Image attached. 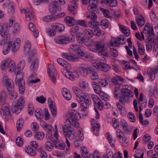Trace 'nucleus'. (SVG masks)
Listing matches in <instances>:
<instances>
[{
  "label": "nucleus",
  "instance_id": "nucleus-14",
  "mask_svg": "<svg viewBox=\"0 0 158 158\" xmlns=\"http://www.w3.org/2000/svg\"><path fill=\"white\" fill-rule=\"evenodd\" d=\"M93 69L90 66L85 64H81L78 68L79 71L83 76L85 77L89 76Z\"/></svg>",
  "mask_w": 158,
  "mask_h": 158
},
{
  "label": "nucleus",
  "instance_id": "nucleus-27",
  "mask_svg": "<svg viewBox=\"0 0 158 158\" xmlns=\"http://www.w3.org/2000/svg\"><path fill=\"white\" fill-rule=\"evenodd\" d=\"M50 111L52 116L54 118L56 117L57 113V109L55 102L53 101L50 102Z\"/></svg>",
  "mask_w": 158,
  "mask_h": 158
},
{
  "label": "nucleus",
  "instance_id": "nucleus-9",
  "mask_svg": "<svg viewBox=\"0 0 158 158\" xmlns=\"http://www.w3.org/2000/svg\"><path fill=\"white\" fill-rule=\"evenodd\" d=\"M112 82L114 84V97L115 98H117L118 97L119 89L120 88L119 82L126 83V80L122 77L117 76L112 79Z\"/></svg>",
  "mask_w": 158,
  "mask_h": 158
},
{
  "label": "nucleus",
  "instance_id": "nucleus-56",
  "mask_svg": "<svg viewBox=\"0 0 158 158\" xmlns=\"http://www.w3.org/2000/svg\"><path fill=\"white\" fill-rule=\"evenodd\" d=\"M98 94H99L101 98L104 101H107L109 98V96L102 90L99 92Z\"/></svg>",
  "mask_w": 158,
  "mask_h": 158
},
{
  "label": "nucleus",
  "instance_id": "nucleus-31",
  "mask_svg": "<svg viewBox=\"0 0 158 158\" xmlns=\"http://www.w3.org/2000/svg\"><path fill=\"white\" fill-rule=\"evenodd\" d=\"M12 46V42L8 41L7 43L4 44L3 46L2 53L4 55L7 54L10 51V48Z\"/></svg>",
  "mask_w": 158,
  "mask_h": 158
},
{
  "label": "nucleus",
  "instance_id": "nucleus-57",
  "mask_svg": "<svg viewBox=\"0 0 158 158\" xmlns=\"http://www.w3.org/2000/svg\"><path fill=\"white\" fill-rule=\"evenodd\" d=\"M116 105L121 114L123 115L125 114L126 112L124 107L119 102H117L116 103Z\"/></svg>",
  "mask_w": 158,
  "mask_h": 158
},
{
  "label": "nucleus",
  "instance_id": "nucleus-29",
  "mask_svg": "<svg viewBox=\"0 0 158 158\" xmlns=\"http://www.w3.org/2000/svg\"><path fill=\"white\" fill-rule=\"evenodd\" d=\"M101 2L102 4H106L110 7H115L118 4L117 0H102Z\"/></svg>",
  "mask_w": 158,
  "mask_h": 158
},
{
  "label": "nucleus",
  "instance_id": "nucleus-8",
  "mask_svg": "<svg viewBox=\"0 0 158 158\" xmlns=\"http://www.w3.org/2000/svg\"><path fill=\"white\" fill-rule=\"evenodd\" d=\"M90 43L88 47L89 49L94 52H104L106 48L104 44L102 41H98L96 42H92Z\"/></svg>",
  "mask_w": 158,
  "mask_h": 158
},
{
  "label": "nucleus",
  "instance_id": "nucleus-22",
  "mask_svg": "<svg viewBox=\"0 0 158 158\" xmlns=\"http://www.w3.org/2000/svg\"><path fill=\"white\" fill-rule=\"evenodd\" d=\"M78 0H71L68 5L69 10L71 12V15L74 16L76 14V11L75 10L77 8V1Z\"/></svg>",
  "mask_w": 158,
  "mask_h": 158
},
{
  "label": "nucleus",
  "instance_id": "nucleus-13",
  "mask_svg": "<svg viewBox=\"0 0 158 158\" xmlns=\"http://www.w3.org/2000/svg\"><path fill=\"white\" fill-rule=\"evenodd\" d=\"M50 30V36H54L56 34V31L63 32L65 29L64 25L60 23H53L51 25Z\"/></svg>",
  "mask_w": 158,
  "mask_h": 158
},
{
  "label": "nucleus",
  "instance_id": "nucleus-48",
  "mask_svg": "<svg viewBox=\"0 0 158 158\" xmlns=\"http://www.w3.org/2000/svg\"><path fill=\"white\" fill-rule=\"evenodd\" d=\"M79 85L82 89H86L88 87L89 84L86 80H82L79 82Z\"/></svg>",
  "mask_w": 158,
  "mask_h": 158
},
{
  "label": "nucleus",
  "instance_id": "nucleus-42",
  "mask_svg": "<svg viewBox=\"0 0 158 158\" xmlns=\"http://www.w3.org/2000/svg\"><path fill=\"white\" fill-rule=\"evenodd\" d=\"M38 62L37 59H34L31 63L30 67V70L33 72H34L36 70L38 66Z\"/></svg>",
  "mask_w": 158,
  "mask_h": 158
},
{
  "label": "nucleus",
  "instance_id": "nucleus-3",
  "mask_svg": "<svg viewBox=\"0 0 158 158\" xmlns=\"http://www.w3.org/2000/svg\"><path fill=\"white\" fill-rule=\"evenodd\" d=\"M2 81L6 85L10 99L12 100H15L17 98L18 95L17 93L14 90V84L12 80L9 79L6 76H5L3 78Z\"/></svg>",
  "mask_w": 158,
  "mask_h": 158
},
{
  "label": "nucleus",
  "instance_id": "nucleus-28",
  "mask_svg": "<svg viewBox=\"0 0 158 158\" xmlns=\"http://www.w3.org/2000/svg\"><path fill=\"white\" fill-rule=\"evenodd\" d=\"M158 73V66H156L154 68H149L148 70V73L149 77L152 80L154 79L155 73Z\"/></svg>",
  "mask_w": 158,
  "mask_h": 158
},
{
  "label": "nucleus",
  "instance_id": "nucleus-58",
  "mask_svg": "<svg viewBox=\"0 0 158 158\" xmlns=\"http://www.w3.org/2000/svg\"><path fill=\"white\" fill-rule=\"evenodd\" d=\"M72 90L73 92L77 95V98L79 95H81V94L84 93L81 92V90L78 87L75 86H73L72 88Z\"/></svg>",
  "mask_w": 158,
  "mask_h": 158
},
{
  "label": "nucleus",
  "instance_id": "nucleus-44",
  "mask_svg": "<svg viewBox=\"0 0 158 158\" xmlns=\"http://www.w3.org/2000/svg\"><path fill=\"white\" fill-rule=\"evenodd\" d=\"M120 122L125 132L126 133H128L129 131L128 129V126L127 122L124 119H122Z\"/></svg>",
  "mask_w": 158,
  "mask_h": 158
},
{
  "label": "nucleus",
  "instance_id": "nucleus-60",
  "mask_svg": "<svg viewBox=\"0 0 158 158\" xmlns=\"http://www.w3.org/2000/svg\"><path fill=\"white\" fill-rule=\"evenodd\" d=\"M34 108L32 104L29 103L28 105L27 111L28 114L29 115H32L33 114Z\"/></svg>",
  "mask_w": 158,
  "mask_h": 158
},
{
  "label": "nucleus",
  "instance_id": "nucleus-20",
  "mask_svg": "<svg viewBox=\"0 0 158 158\" xmlns=\"http://www.w3.org/2000/svg\"><path fill=\"white\" fill-rule=\"evenodd\" d=\"M24 102L23 98L21 97L18 100L17 105L12 107V111L15 113H19L23 107Z\"/></svg>",
  "mask_w": 158,
  "mask_h": 158
},
{
  "label": "nucleus",
  "instance_id": "nucleus-1",
  "mask_svg": "<svg viewBox=\"0 0 158 158\" xmlns=\"http://www.w3.org/2000/svg\"><path fill=\"white\" fill-rule=\"evenodd\" d=\"M63 130L65 137H68L71 140L78 141L83 140L84 139V133L82 128L79 129L78 134L75 133L72 129L67 125L63 127Z\"/></svg>",
  "mask_w": 158,
  "mask_h": 158
},
{
  "label": "nucleus",
  "instance_id": "nucleus-41",
  "mask_svg": "<svg viewBox=\"0 0 158 158\" xmlns=\"http://www.w3.org/2000/svg\"><path fill=\"white\" fill-rule=\"evenodd\" d=\"M25 150L26 152L31 156H35L37 155V152L35 150L30 146H26Z\"/></svg>",
  "mask_w": 158,
  "mask_h": 158
},
{
  "label": "nucleus",
  "instance_id": "nucleus-37",
  "mask_svg": "<svg viewBox=\"0 0 158 158\" xmlns=\"http://www.w3.org/2000/svg\"><path fill=\"white\" fill-rule=\"evenodd\" d=\"M7 98V95L6 92L4 90H2L0 92V104L4 105L5 102Z\"/></svg>",
  "mask_w": 158,
  "mask_h": 158
},
{
  "label": "nucleus",
  "instance_id": "nucleus-7",
  "mask_svg": "<svg viewBox=\"0 0 158 158\" xmlns=\"http://www.w3.org/2000/svg\"><path fill=\"white\" fill-rule=\"evenodd\" d=\"M75 41V38L70 36L67 37L63 35H60L56 36L54 38L55 42L61 45H66L70 42H73Z\"/></svg>",
  "mask_w": 158,
  "mask_h": 158
},
{
  "label": "nucleus",
  "instance_id": "nucleus-16",
  "mask_svg": "<svg viewBox=\"0 0 158 158\" xmlns=\"http://www.w3.org/2000/svg\"><path fill=\"white\" fill-rule=\"evenodd\" d=\"M87 17L91 20L89 21L88 23V25L90 28L95 29L98 27V23L96 21L97 17L95 13H92L90 15H87Z\"/></svg>",
  "mask_w": 158,
  "mask_h": 158
},
{
  "label": "nucleus",
  "instance_id": "nucleus-19",
  "mask_svg": "<svg viewBox=\"0 0 158 158\" xmlns=\"http://www.w3.org/2000/svg\"><path fill=\"white\" fill-rule=\"evenodd\" d=\"M81 153L82 156L85 158H102L99 153L97 151H95L93 154H90L89 156H88V153L85 147L82 148Z\"/></svg>",
  "mask_w": 158,
  "mask_h": 158
},
{
  "label": "nucleus",
  "instance_id": "nucleus-23",
  "mask_svg": "<svg viewBox=\"0 0 158 158\" xmlns=\"http://www.w3.org/2000/svg\"><path fill=\"white\" fill-rule=\"evenodd\" d=\"M60 9L59 5L55 3H52L50 5V15L51 17H53L54 15H56L57 13L60 11Z\"/></svg>",
  "mask_w": 158,
  "mask_h": 158
},
{
  "label": "nucleus",
  "instance_id": "nucleus-49",
  "mask_svg": "<svg viewBox=\"0 0 158 158\" xmlns=\"http://www.w3.org/2000/svg\"><path fill=\"white\" fill-rule=\"evenodd\" d=\"M91 85L94 92L96 94H98L102 90L101 88L97 85L96 82H93L91 83Z\"/></svg>",
  "mask_w": 158,
  "mask_h": 158
},
{
  "label": "nucleus",
  "instance_id": "nucleus-33",
  "mask_svg": "<svg viewBox=\"0 0 158 158\" xmlns=\"http://www.w3.org/2000/svg\"><path fill=\"white\" fill-rule=\"evenodd\" d=\"M62 94L64 98L67 100H70L72 98V95L69 90L65 88L63 89L62 90Z\"/></svg>",
  "mask_w": 158,
  "mask_h": 158
},
{
  "label": "nucleus",
  "instance_id": "nucleus-10",
  "mask_svg": "<svg viewBox=\"0 0 158 158\" xmlns=\"http://www.w3.org/2000/svg\"><path fill=\"white\" fill-rule=\"evenodd\" d=\"M67 121L73 126L76 128L80 127L78 120L76 118L75 114L73 112H70L67 113L65 116Z\"/></svg>",
  "mask_w": 158,
  "mask_h": 158
},
{
  "label": "nucleus",
  "instance_id": "nucleus-34",
  "mask_svg": "<svg viewBox=\"0 0 158 158\" xmlns=\"http://www.w3.org/2000/svg\"><path fill=\"white\" fill-rule=\"evenodd\" d=\"M20 40L19 38L17 39L14 42L13 44H12V51L13 52H15L18 50L20 46Z\"/></svg>",
  "mask_w": 158,
  "mask_h": 158
},
{
  "label": "nucleus",
  "instance_id": "nucleus-11",
  "mask_svg": "<svg viewBox=\"0 0 158 158\" xmlns=\"http://www.w3.org/2000/svg\"><path fill=\"white\" fill-rule=\"evenodd\" d=\"M31 47V43L28 41H27L24 46V53L26 55H27L28 54V60L29 62H31L33 59L34 56L36 53L35 50L30 51Z\"/></svg>",
  "mask_w": 158,
  "mask_h": 158
},
{
  "label": "nucleus",
  "instance_id": "nucleus-51",
  "mask_svg": "<svg viewBox=\"0 0 158 158\" xmlns=\"http://www.w3.org/2000/svg\"><path fill=\"white\" fill-rule=\"evenodd\" d=\"M108 81L106 78L103 79H99L98 83L100 86L104 87L108 85Z\"/></svg>",
  "mask_w": 158,
  "mask_h": 158
},
{
  "label": "nucleus",
  "instance_id": "nucleus-15",
  "mask_svg": "<svg viewBox=\"0 0 158 158\" xmlns=\"http://www.w3.org/2000/svg\"><path fill=\"white\" fill-rule=\"evenodd\" d=\"M91 63L94 68L104 72L107 71L110 68V66L109 65L106 64L105 63H99L96 60H93L91 61Z\"/></svg>",
  "mask_w": 158,
  "mask_h": 158
},
{
  "label": "nucleus",
  "instance_id": "nucleus-54",
  "mask_svg": "<svg viewBox=\"0 0 158 158\" xmlns=\"http://www.w3.org/2000/svg\"><path fill=\"white\" fill-rule=\"evenodd\" d=\"M57 63L61 66L64 67H67L68 65V63L62 58H57Z\"/></svg>",
  "mask_w": 158,
  "mask_h": 158
},
{
  "label": "nucleus",
  "instance_id": "nucleus-24",
  "mask_svg": "<svg viewBox=\"0 0 158 158\" xmlns=\"http://www.w3.org/2000/svg\"><path fill=\"white\" fill-rule=\"evenodd\" d=\"M125 39L124 36L122 35L116 38H112L109 45L110 46H118L121 44V41H124Z\"/></svg>",
  "mask_w": 158,
  "mask_h": 158
},
{
  "label": "nucleus",
  "instance_id": "nucleus-55",
  "mask_svg": "<svg viewBox=\"0 0 158 158\" xmlns=\"http://www.w3.org/2000/svg\"><path fill=\"white\" fill-rule=\"evenodd\" d=\"M127 117L129 121L131 122H135L136 118L134 114L131 112H129L127 114Z\"/></svg>",
  "mask_w": 158,
  "mask_h": 158
},
{
  "label": "nucleus",
  "instance_id": "nucleus-6",
  "mask_svg": "<svg viewBox=\"0 0 158 158\" xmlns=\"http://www.w3.org/2000/svg\"><path fill=\"white\" fill-rule=\"evenodd\" d=\"M77 100L81 106L84 109H88L92 102L90 98L86 94H81L78 95Z\"/></svg>",
  "mask_w": 158,
  "mask_h": 158
},
{
  "label": "nucleus",
  "instance_id": "nucleus-26",
  "mask_svg": "<svg viewBox=\"0 0 158 158\" xmlns=\"http://www.w3.org/2000/svg\"><path fill=\"white\" fill-rule=\"evenodd\" d=\"M72 50H73L74 52H77L78 56H84L83 52L80 48V46L78 45H71L69 48V51H71Z\"/></svg>",
  "mask_w": 158,
  "mask_h": 158
},
{
  "label": "nucleus",
  "instance_id": "nucleus-63",
  "mask_svg": "<svg viewBox=\"0 0 158 158\" xmlns=\"http://www.w3.org/2000/svg\"><path fill=\"white\" fill-rule=\"evenodd\" d=\"M16 143L17 145L19 147H22L23 144L22 138L20 136L18 137L16 139Z\"/></svg>",
  "mask_w": 158,
  "mask_h": 158
},
{
  "label": "nucleus",
  "instance_id": "nucleus-45",
  "mask_svg": "<svg viewBox=\"0 0 158 158\" xmlns=\"http://www.w3.org/2000/svg\"><path fill=\"white\" fill-rule=\"evenodd\" d=\"M7 23H4L2 25H0V34L1 36H3V34L7 33V30L6 26Z\"/></svg>",
  "mask_w": 158,
  "mask_h": 158
},
{
  "label": "nucleus",
  "instance_id": "nucleus-5",
  "mask_svg": "<svg viewBox=\"0 0 158 158\" xmlns=\"http://www.w3.org/2000/svg\"><path fill=\"white\" fill-rule=\"evenodd\" d=\"M122 96L119 99V101L123 104L127 103L129 101L130 98L132 97L134 94L131 91V86L126 85L121 90Z\"/></svg>",
  "mask_w": 158,
  "mask_h": 158
},
{
  "label": "nucleus",
  "instance_id": "nucleus-36",
  "mask_svg": "<svg viewBox=\"0 0 158 158\" xmlns=\"http://www.w3.org/2000/svg\"><path fill=\"white\" fill-rule=\"evenodd\" d=\"M119 27L121 32L127 37H128L130 34L129 29L126 26L119 24Z\"/></svg>",
  "mask_w": 158,
  "mask_h": 158
},
{
  "label": "nucleus",
  "instance_id": "nucleus-53",
  "mask_svg": "<svg viewBox=\"0 0 158 158\" xmlns=\"http://www.w3.org/2000/svg\"><path fill=\"white\" fill-rule=\"evenodd\" d=\"M89 76L92 79L94 80L98 79L99 78L98 74L94 69L92 71Z\"/></svg>",
  "mask_w": 158,
  "mask_h": 158
},
{
  "label": "nucleus",
  "instance_id": "nucleus-59",
  "mask_svg": "<svg viewBox=\"0 0 158 158\" xmlns=\"http://www.w3.org/2000/svg\"><path fill=\"white\" fill-rule=\"evenodd\" d=\"M79 30V27L78 26H74L72 27L70 30V34L71 37H74L75 33L77 32Z\"/></svg>",
  "mask_w": 158,
  "mask_h": 158
},
{
  "label": "nucleus",
  "instance_id": "nucleus-35",
  "mask_svg": "<svg viewBox=\"0 0 158 158\" xmlns=\"http://www.w3.org/2000/svg\"><path fill=\"white\" fill-rule=\"evenodd\" d=\"M64 22L68 26H73L75 23V20L73 18L70 16H67L64 18Z\"/></svg>",
  "mask_w": 158,
  "mask_h": 158
},
{
  "label": "nucleus",
  "instance_id": "nucleus-18",
  "mask_svg": "<svg viewBox=\"0 0 158 158\" xmlns=\"http://www.w3.org/2000/svg\"><path fill=\"white\" fill-rule=\"evenodd\" d=\"M15 82L18 86L19 93L22 94H24L25 89V82L22 77L15 78Z\"/></svg>",
  "mask_w": 158,
  "mask_h": 158
},
{
  "label": "nucleus",
  "instance_id": "nucleus-38",
  "mask_svg": "<svg viewBox=\"0 0 158 158\" xmlns=\"http://www.w3.org/2000/svg\"><path fill=\"white\" fill-rule=\"evenodd\" d=\"M137 23L139 27L143 26L145 23V20L143 17L140 15H138L136 18Z\"/></svg>",
  "mask_w": 158,
  "mask_h": 158
},
{
  "label": "nucleus",
  "instance_id": "nucleus-52",
  "mask_svg": "<svg viewBox=\"0 0 158 158\" xmlns=\"http://www.w3.org/2000/svg\"><path fill=\"white\" fill-rule=\"evenodd\" d=\"M65 15L64 12H62L60 14L57 13L56 15H54L53 17H51L50 15V21H54L57 19L63 17Z\"/></svg>",
  "mask_w": 158,
  "mask_h": 158
},
{
  "label": "nucleus",
  "instance_id": "nucleus-4",
  "mask_svg": "<svg viewBox=\"0 0 158 158\" xmlns=\"http://www.w3.org/2000/svg\"><path fill=\"white\" fill-rule=\"evenodd\" d=\"M143 32L146 35L147 39H146L145 42L147 40V42L149 43L151 41L154 43L158 40V33L155 35L152 27H151L149 23H147L145 25L143 30Z\"/></svg>",
  "mask_w": 158,
  "mask_h": 158
},
{
  "label": "nucleus",
  "instance_id": "nucleus-62",
  "mask_svg": "<svg viewBox=\"0 0 158 158\" xmlns=\"http://www.w3.org/2000/svg\"><path fill=\"white\" fill-rule=\"evenodd\" d=\"M109 22L107 19H104L102 20L100 22V24L102 27L106 28L109 25Z\"/></svg>",
  "mask_w": 158,
  "mask_h": 158
},
{
  "label": "nucleus",
  "instance_id": "nucleus-21",
  "mask_svg": "<svg viewBox=\"0 0 158 158\" xmlns=\"http://www.w3.org/2000/svg\"><path fill=\"white\" fill-rule=\"evenodd\" d=\"M0 112L1 114H2V117L6 120H8L9 118L10 117V109L8 105H4L0 109Z\"/></svg>",
  "mask_w": 158,
  "mask_h": 158
},
{
  "label": "nucleus",
  "instance_id": "nucleus-32",
  "mask_svg": "<svg viewBox=\"0 0 158 158\" xmlns=\"http://www.w3.org/2000/svg\"><path fill=\"white\" fill-rule=\"evenodd\" d=\"M98 7L97 1L96 0H90L88 6V10L90 11H93Z\"/></svg>",
  "mask_w": 158,
  "mask_h": 158
},
{
  "label": "nucleus",
  "instance_id": "nucleus-43",
  "mask_svg": "<svg viewBox=\"0 0 158 158\" xmlns=\"http://www.w3.org/2000/svg\"><path fill=\"white\" fill-rule=\"evenodd\" d=\"M17 129L18 131H20L23 127L24 123V121L23 118H19L17 121Z\"/></svg>",
  "mask_w": 158,
  "mask_h": 158
},
{
  "label": "nucleus",
  "instance_id": "nucleus-30",
  "mask_svg": "<svg viewBox=\"0 0 158 158\" xmlns=\"http://www.w3.org/2000/svg\"><path fill=\"white\" fill-rule=\"evenodd\" d=\"M57 73L55 69H52L51 71H50V80L52 83L54 85L56 81Z\"/></svg>",
  "mask_w": 158,
  "mask_h": 158
},
{
  "label": "nucleus",
  "instance_id": "nucleus-17",
  "mask_svg": "<svg viewBox=\"0 0 158 158\" xmlns=\"http://www.w3.org/2000/svg\"><path fill=\"white\" fill-rule=\"evenodd\" d=\"M63 73L66 78L72 81H74L76 78L79 77L77 72L72 70H69L66 69L63 71Z\"/></svg>",
  "mask_w": 158,
  "mask_h": 158
},
{
  "label": "nucleus",
  "instance_id": "nucleus-25",
  "mask_svg": "<svg viewBox=\"0 0 158 158\" xmlns=\"http://www.w3.org/2000/svg\"><path fill=\"white\" fill-rule=\"evenodd\" d=\"M76 38L78 42L80 44L84 43L85 44L89 46L90 44V41H92L91 40L87 39L84 37L82 33H77L76 36Z\"/></svg>",
  "mask_w": 158,
  "mask_h": 158
},
{
  "label": "nucleus",
  "instance_id": "nucleus-39",
  "mask_svg": "<svg viewBox=\"0 0 158 158\" xmlns=\"http://www.w3.org/2000/svg\"><path fill=\"white\" fill-rule=\"evenodd\" d=\"M84 34L85 36L86 37L87 39H89L92 37L94 35L93 31L89 29L85 30L84 31Z\"/></svg>",
  "mask_w": 158,
  "mask_h": 158
},
{
  "label": "nucleus",
  "instance_id": "nucleus-12",
  "mask_svg": "<svg viewBox=\"0 0 158 158\" xmlns=\"http://www.w3.org/2000/svg\"><path fill=\"white\" fill-rule=\"evenodd\" d=\"M15 64L13 60L8 59H6L5 61H3L1 64V68L4 70L6 68L9 69V71L12 72L15 70Z\"/></svg>",
  "mask_w": 158,
  "mask_h": 158
},
{
  "label": "nucleus",
  "instance_id": "nucleus-61",
  "mask_svg": "<svg viewBox=\"0 0 158 158\" xmlns=\"http://www.w3.org/2000/svg\"><path fill=\"white\" fill-rule=\"evenodd\" d=\"M40 124L41 126L49 133V126L43 121H41Z\"/></svg>",
  "mask_w": 158,
  "mask_h": 158
},
{
  "label": "nucleus",
  "instance_id": "nucleus-50",
  "mask_svg": "<svg viewBox=\"0 0 158 158\" xmlns=\"http://www.w3.org/2000/svg\"><path fill=\"white\" fill-rule=\"evenodd\" d=\"M143 152L139 149H137L134 155L135 158H143Z\"/></svg>",
  "mask_w": 158,
  "mask_h": 158
},
{
  "label": "nucleus",
  "instance_id": "nucleus-46",
  "mask_svg": "<svg viewBox=\"0 0 158 158\" xmlns=\"http://www.w3.org/2000/svg\"><path fill=\"white\" fill-rule=\"evenodd\" d=\"M106 137L110 145L112 147H114L115 146V140L112 139L111 135L109 133H106Z\"/></svg>",
  "mask_w": 158,
  "mask_h": 158
},
{
  "label": "nucleus",
  "instance_id": "nucleus-47",
  "mask_svg": "<svg viewBox=\"0 0 158 158\" xmlns=\"http://www.w3.org/2000/svg\"><path fill=\"white\" fill-rule=\"evenodd\" d=\"M138 47V52L139 54L144 55L145 54V49L144 45L141 44L139 42L137 43Z\"/></svg>",
  "mask_w": 158,
  "mask_h": 158
},
{
  "label": "nucleus",
  "instance_id": "nucleus-40",
  "mask_svg": "<svg viewBox=\"0 0 158 158\" xmlns=\"http://www.w3.org/2000/svg\"><path fill=\"white\" fill-rule=\"evenodd\" d=\"M94 120H92V123L93 124V128H92V131L94 135H97L99 131V128L100 126L98 123H93Z\"/></svg>",
  "mask_w": 158,
  "mask_h": 158
},
{
  "label": "nucleus",
  "instance_id": "nucleus-2",
  "mask_svg": "<svg viewBox=\"0 0 158 158\" xmlns=\"http://www.w3.org/2000/svg\"><path fill=\"white\" fill-rule=\"evenodd\" d=\"M51 126H50V128ZM51 134V136L53 137L54 139H53L51 137L50 138V144L51 146L54 147L60 150H63L65 147V145L63 143H61L60 141H57L59 135L57 130V125L55 124L54 126V129L53 130H50Z\"/></svg>",
  "mask_w": 158,
  "mask_h": 158
},
{
  "label": "nucleus",
  "instance_id": "nucleus-64",
  "mask_svg": "<svg viewBox=\"0 0 158 158\" xmlns=\"http://www.w3.org/2000/svg\"><path fill=\"white\" fill-rule=\"evenodd\" d=\"M112 123L115 129H118L119 126V121L117 120V119L114 118L113 119Z\"/></svg>",
  "mask_w": 158,
  "mask_h": 158
}]
</instances>
